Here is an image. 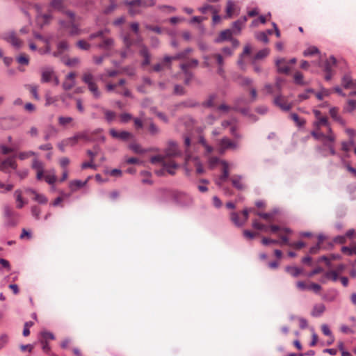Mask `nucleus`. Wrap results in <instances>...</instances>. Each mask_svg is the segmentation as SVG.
Returning a JSON list of instances; mask_svg holds the SVG:
<instances>
[{
	"instance_id": "nucleus-1",
	"label": "nucleus",
	"mask_w": 356,
	"mask_h": 356,
	"mask_svg": "<svg viewBox=\"0 0 356 356\" xmlns=\"http://www.w3.org/2000/svg\"><path fill=\"white\" fill-rule=\"evenodd\" d=\"M180 155L177 144L170 142L168 148L165 152V155H156L151 158L152 163H161L167 172L173 175L175 174V170L178 168V165L172 160V158Z\"/></svg>"
},
{
	"instance_id": "nucleus-2",
	"label": "nucleus",
	"mask_w": 356,
	"mask_h": 356,
	"mask_svg": "<svg viewBox=\"0 0 356 356\" xmlns=\"http://www.w3.org/2000/svg\"><path fill=\"white\" fill-rule=\"evenodd\" d=\"M202 9L203 12L209 11L211 13L213 22H218L220 20L230 19L233 17L236 16L239 11L238 5L236 2L231 0L227 1L225 13L222 15H219V10L212 6H206Z\"/></svg>"
},
{
	"instance_id": "nucleus-3",
	"label": "nucleus",
	"mask_w": 356,
	"mask_h": 356,
	"mask_svg": "<svg viewBox=\"0 0 356 356\" xmlns=\"http://www.w3.org/2000/svg\"><path fill=\"white\" fill-rule=\"evenodd\" d=\"M314 124L315 129L311 134L315 139H320L321 136L333 132L326 117H319Z\"/></svg>"
},
{
	"instance_id": "nucleus-4",
	"label": "nucleus",
	"mask_w": 356,
	"mask_h": 356,
	"mask_svg": "<svg viewBox=\"0 0 356 356\" xmlns=\"http://www.w3.org/2000/svg\"><path fill=\"white\" fill-rule=\"evenodd\" d=\"M319 140L323 143V147H319V150L323 152V155L327 156L328 153L331 155H335L336 151L334 148V143L336 140V136L333 132L325 134L321 136Z\"/></svg>"
},
{
	"instance_id": "nucleus-5",
	"label": "nucleus",
	"mask_w": 356,
	"mask_h": 356,
	"mask_svg": "<svg viewBox=\"0 0 356 356\" xmlns=\"http://www.w3.org/2000/svg\"><path fill=\"white\" fill-rule=\"evenodd\" d=\"M82 81L87 85L88 90L91 92L95 99H99L101 97L102 92L97 83L95 81L93 74L90 72L87 71L83 74Z\"/></svg>"
},
{
	"instance_id": "nucleus-6",
	"label": "nucleus",
	"mask_w": 356,
	"mask_h": 356,
	"mask_svg": "<svg viewBox=\"0 0 356 356\" xmlns=\"http://www.w3.org/2000/svg\"><path fill=\"white\" fill-rule=\"evenodd\" d=\"M106 30H100L90 35L89 39L92 40L95 38H99L100 42L98 47L101 49H110L113 45V40L106 37Z\"/></svg>"
},
{
	"instance_id": "nucleus-7",
	"label": "nucleus",
	"mask_w": 356,
	"mask_h": 356,
	"mask_svg": "<svg viewBox=\"0 0 356 356\" xmlns=\"http://www.w3.org/2000/svg\"><path fill=\"white\" fill-rule=\"evenodd\" d=\"M129 5V12L131 15H134L140 12V7L152 6L154 5V0H133L127 2Z\"/></svg>"
},
{
	"instance_id": "nucleus-8",
	"label": "nucleus",
	"mask_w": 356,
	"mask_h": 356,
	"mask_svg": "<svg viewBox=\"0 0 356 356\" xmlns=\"http://www.w3.org/2000/svg\"><path fill=\"white\" fill-rule=\"evenodd\" d=\"M124 83L125 80L122 79L118 81V83H107L106 85V89L108 92L115 91L118 94H121L126 97H129L131 95V93L127 88L124 87Z\"/></svg>"
},
{
	"instance_id": "nucleus-9",
	"label": "nucleus",
	"mask_w": 356,
	"mask_h": 356,
	"mask_svg": "<svg viewBox=\"0 0 356 356\" xmlns=\"http://www.w3.org/2000/svg\"><path fill=\"white\" fill-rule=\"evenodd\" d=\"M198 63L199 62L197 59H191L181 64V69L186 76L185 83L188 84L192 76V74L189 72L188 69L196 67L198 65Z\"/></svg>"
},
{
	"instance_id": "nucleus-10",
	"label": "nucleus",
	"mask_w": 356,
	"mask_h": 356,
	"mask_svg": "<svg viewBox=\"0 0 356 356\" xmlns=\"http://www.w3.org/2000/svg\"><path fill=\"white\" fill-rule=\"evenodd\" d=\"M211 58H214L216 60V63L219 65L218 69V74L222 75L223 74V68H222L223 59H224L223 56H222L219 54H213L212 56H204L203 57V58L204 60V62L203 64L205 67H209L211 65V63L210 61V59Z\"/></svg>"
},
{
	"instance_id": "nucleus-11",
	"label": "nucleus",
	"mask_w": 356,
	"mask_h": 356,
	"mask_svg": "<svg viewBox=\"0 0 356 356\" xmlns=\"http://www.w3.org/2000/svg\"><path fill=\"white\" fill-rule=\"evenodd\" d=\"M62 29L65 32L64 35H69L71 36L79 35L83 31L79 27V24H63Z\"/></svg>"
},
{
	"instance_id": "nucleus-12",
	"label": "nucleus",
	"mask_w": 356,
	"mask_h": 356,
	"mask_svg": "<svg viewBox=\"0 0 356 356\" xmlns=\"http://www.w3.org/2000/svg\"><path fill=\"white\" fill-rule=\"evenodd\" d=\"M219 152L223 154L227 149H236L238 148V144L236 142L231 140L227 137L222 138L218 143Z\"/></svg>"
},
{
	"instance_id": "nucleus-13",
	"label": "nucleus",
	"mask_w": 356,
	"mask_h": 356,
	"mask_svg": "<svg viewBox=\"0 0 356 356\" xmlns=\"http://www.w3.org/2000/svg\"><path fill=\"white\" fill-rule=\"evenodd\" d=\"M274 104L284 111H288L293 107V104L289 102L287 99L280 95H277L273 100Z\"/></svg>"
},
{
	"instance_id": "nucleus-14",
	"label": "nucleus",
	"mask_w": 356,
	"mask_h": 356,
	"mask_svg": "<svg viewBox=\"0 0 356 356\" xmlns=\"http://www.w3.org/2000/svg\"><path fill=\"white\" fill-rule=\"evenodd\" d=\"M110 135L115 139H118L123 141H127L132 139L133 134L127 131H118L115 129H111L109 131Z\"/></svg>"
},
{
	"instance_id": "nucleus-15",
	"label": "nucleus",
	"mask_w": 356,
	"mask_h": 356,
	"mask_svg": "<svg viewBox=\"0 0 356 356\" xmlns=\"http://www.w3.org/2000/svg\"><path fill=\"white\" fill-rule=\"evenodd\" d=\"M221 172L222 175L216 181V184L220 187L227 180L229 175V164L226 161H221Z\"/></svg>"
},
{
	"instance_id": "nucleus-16",
	"label": "nucleus",
	"mask_w": 356,
	"mask_h": 356,
	"mask_svg": "<svg viewBox=\"0 0 356 356\" xmlns=\"http://www.w3.org/2000/svg\"><path fill=\"white\" fill-rule=\"evenodd\" d=\"M3 39L16 48H20L22 47V42L17 37L15 33L13 31L5 33L3 36Z\"/></svg>"
},
{
	"instance_id": "nucleus-17",
	"label": "nucleus",
	"mask_w": 356,
	"mask_h": 356,
	"mask_svg": "<svg viewBox=\"0 0 356 356\" xmlns=\"http://www.w3.org/2000/svg\"><path fill=\"white\" fill-rule=\"evenodd\" d=\"M17 163L13 157H9L0 163V170L3 172H8L9 168L15 170Z\"/></svg>"
},
{
	"instance_id": "nucleus-18",
	"label": "nucleus",
	"mask_w": 356,
	"mask_h": 356,
	"mask_svg": "<svg viewBox=\"0 0 356 356\" xmlns=\"http://www.w3.org/2000/svg\"><path fill=\"white\" fill-rule=\"evenodd\" d=\"M76 76V74L74 72L69 73L66 76L65 79L63 81V85H62L63 88L65 90H70L75 86Z\"/></svg>"
},
{
	"instance_id": "nucleus-19",
	"label": "nucleus",
	"mask_w": 356,
	"mask_h": 356,
	"mask_svg": "<svg viewBox=\"0 0 356 356\" xmlns=\"http://www.w3.org/2000/svg\"><path fill=\"white\" fill-rule=\"evenodd\" d=\"M277 71L280 73L289 74L291 68L289 65L288 61L285 58H279L275 62Z\"/></svg>"
},
{
	"instance_id": "nucleus-20",
	"label": "nucleus",
	"mask_w": 356,
	"mask_h": 356,
	"mask_svg": "<svg viewBox=\"0 0 356 356\" xmlns=\"http://www.w3.org/2000/svg\"><path fill=\"white\" fill-rule=\"evenodd\" d=\"M232 186L239 191H243L246 188V186L243 181L241 175H234L230 178Z\"/></svg>"
},
{
	"instance_id": "nucleus-21",
	"label": "nucleus",
	"mask_w": 356,
	"mask_h": 356,
	"mask_svg": "<svg viewBox=\"0 0 356 356\" xmlns=\"http://www.w3.org/2000/svg\"><path fill=\"white\" fill-rule=\"evenodd\" d=\"M87 138V135L85 133H78L74 136L64 139L65 143L68 146H74L79 140H85Z\"/></svg>"
},
{
	"instance_id": "nucleus-22",
	"label": "nucleus",
	"mask_w": 356,
	"mask_h": 356,
	"mask_svg": "<svg viewBox=\"0 0 356 356\" xmlns=\"http://www.w3.org/2000/svg\"><path fill=\"white\" fill-rule=\"evenodd\" d=\"M41 75V82L47 83L54 76V72L51 68L47 67L42 69Z\"/></svg>"
},
{
	"instance_id": "nucleus-23",
	"label": "nucleus",
	"mask_w": 356,
	"mask_h": 356,
	"mask_svg": "<svg viewBox=\"0 0 356 356\" xmlns=\"http://www.w3.org/2000/svg\"><path fill=\"white\" fill-rule=\"evenodd\" d=\"M241 104H247L248 102L245 99H238L236 102L235 106L234 107V110H236L238 112H240L241 113H242L244 115H248L249 113V108L248 107L241 108L240 106Z\"/></svg>"
},
{
	"instance_id": "nucleus-24",
	"label": "nucleus",
	"mask_w": 356,
	"mask_h": 356,
	"mask_svg": "<svg viewBox=\"0 0 356 356\" xmlns=\"http://www.w3.org/2000/svg\"><path fill=\"white\" fill-rule=\"evenodd\" d=\"M192 51L191 48H188L185 49L184 51L177 54L175 56H165L164 58V61L165 63H170L172 60H178L185 58L188 54Z\"/></svg>"
},
{
	"instance_id": "nucleus-25",
	"label": "nucleus",
	"mask_w": 356,
	"mask_h": 356,
	"mask_svg": "<svg viewBox=\"0 0 356 356\" xmlns=\"http://www.w3.org/2000/svg\"><path fill=\"white\" fill-rule=\"evenodd\" d=\"M184 146L186 147V160L188 161L190 160V159L191 157L190 155L191 148H193L195 149V145L192 144L190 138L188 136H186L184 138Z\"/></svg>"
},
{
	"instance_id": "nucleus-26",
	"label": "nucleus",
	"mask_w": 356,
	"mask_h": 356,
	"mask_svg": "<svg viewBox=\"0 0 356 356\" xmlns=\"http://www.w3.org/2000/svg\"><path fill=\"white\" fill-rule=\"evenodd\" d=\"M238 44H239V42H238V41L237 40L232 39V48L227 47H223L222 49V52L223 54V56L225 57H227V56H232L234 49L238 46Z\"/></svg>"
},
{
	"instance_id": "nucleus-27",
	"label": "nucleus",
	"mask_w": 356,
	"mask_h": 356,
	"mask_svg": "<svg viewBox=\"0 0 356 356\" xmlns=\"http://www.w3.org/2000/svg\"><path fill=\"white\" fill-rule=\"evenodd\" d=\"M337 60L334 56H330L325 63L324 72L325 73L333 72L332 67L336 65Z\"/></svg>"
},
{
	"instance_id": "nucleus-28",
	"label": "nucleus",
	"mask_w": 356,
	"mask_h": 356,
	"mask_svg": "<svg viewBox=\"0 0 356 356\" xmlns=\"http://www.w3.org/2000/svg\"><path fill=\"white\" fill-rule=\"evenodd\" d=\"M232 32L229 29H226L225 31H222L220 32L219 36L216 39V41L217 42H220L222 41H225L228 39H232Z\"/></svg>"
},
{
	"instance_id": "nucleus-29",
	"label": "nucleus",
	"mask_w": 356,
	"mask_h": 356,
	"mask_svg": "<svg viewBox=\"0 0 356 356\" xmlns=\"http://www.w3.org/2000/svg\"><path fill=\"white\" fill-rule=\"evenodd\" d=\"M238 122L236 121L230 126L229 132L231 135L236 138V140H240L242 138V136L238 132Z\"/></svg>"
},
{
	"instance_id": "nucleus-30",
	"label": "nucleus",
	"mask_w": 356,
	"mask_h": 356,
	"mask_svg": "<svg viewBox=\"0 0 356 356\" xmlns=\"http://www.w3.org/2000/svg\"><path fill=\"white\" fill-rule=\"evenodd\" d=\"M281 90V83L279 81H277L275 86H273L270 84H266L264 86V90L266 92L267 94H273L275 92V90L280 92Z\"/></svg>"
},
{
	"instance_id": "nucleus-31",
	"label": "nucleus",
	"mask_w": 356,
	"mask_h": 356,
	"mask_svg": "<svg viewBox=\"0 0 356 356\" xmlns=\"http://www.w3.org/2000/svg\"><path fill=\"white\" fill-rule=\"evenodd\" d=\"M14 196L16 199L17 202V208L22 209L24 205L26 204V202L24 201L22 198V193L20 190H17L14 193Z\"/></svg>"
},
{
	"instance_id": "nucleus-32",
	"label": "nucleus",
	"mask_w": 356,
	"mask_h": 356,
	"mask_svg": "<svg viewBox=\"0 0 356 356\" xmlns=\"http://www.w3.org/2000/svg\"><path fill=\"white\" fill-rule=\"evenodd\" d=\"M29 191L34 195L33 200L40 204H45L48 202V199L42 194L37 193L34 190H29Z\"/></svg>"
},
{
	"instance_id": "nucleus-33",
	"label": "nucleus",
	"mask_w": 356,
	"mask_h": 356,
	"mask_svg": "<svg viewBox=\"0 0 356 356\" xmlns=\"http://www.w3.org/2000/svg\"><path fill=\"white\" fill-rule=\"evenodd\" d=\"M285 270L294 277H298L303 271L302 268L296 266H286Z\"/></svg>"
},
{
	"instance_id": "nucleus-34",
	"label": "nucleus",
	"mask_w": 356,
	"mask_h": 356,
	"mask_svg": "<svg viewBox=\"0 0 356 356\" xmlns=\"http://www.w3.org/2000/svg\"><path fill=\"white\" fill-rule=\"evenodd\" d=\"M63 63L67 66L74 67L79 65L80 59L77 57L68 58L63 60Z\"/></svg>"
},
{
	"instance_id": "nucleus-35",
	"label": "nucleus",
	"mask_w": 356,
	"mask_h": 356,
	"mask_svg": "<svg viewBox=\"0 0 356 356\" xmlns=\"http://www.w3.org/2000/svg\"><path fill=\"white\" fill-rule=\"evenodd\" d=\"M140 55L143 57V65H147L150 63V55L149 54L148 50L146 47H143L140 49Z\"/></svg>"
},
{
	"instance_id": "nucleus-36",
	"label": "nucleus",
	"mask_w": 356,
	"mask_h": 356,
	"mask_svg": "<svg viewBox=\"0 0 356 356\" xmlns=\"http://www.w3.org/2000/svg\"><path fill=\"white\" fill-rule=\"evenodd\" d=\"M231 220L238 227H241L245 223L243 219L240 218L238 213L236 212H232L231 213Z\"/></svg>"
},
{
	"instance_id": "nucleus-37",
	"label": "nucleus",
	"mask_w": 356,
	"mask_h": 356,
	"mask_svg": "<svg viewBox=\"0 0 356 356\" xmlns=\"http://www.w3.org/2000/svg\"><path fill=\"white\" fill-rule=\"evenodd\" d=\"M355 81L349 75H345L342 79V85L345 88H353Z\"/></svg>"
},
{
	"instance_id": "nucleus-38",
	"label": "nucleus",
	"mask_w": 356,
	"mask_h": 356,
	"mask_svg": "<svg viewBox=\"0 0 356 356\" xmlns=\"http://www.w3.org/2000/svg\"><path fill=\"white\" fill-rule=\"evenodd\" d=\"M325 311V306L323 304L316 305L314 307L312 312L313 316L317 317L321 316Z\"/></svg>"
},
{
	"instance_id": "nucleus-39",
	"label": "nucleus",
	"mask_w": 356,
	"mask_h": 356,
	"mask_svg": "<svg viewBox=\"0 0 356 356\" xmlns=\"http://www.w3.org/2000/svg\"><path fill=\"white\" fill-rule=\"evenodd\" d=\"M16 60L20 65H28L29 64V57L24 53L20 54L16 58Z\"/></svg>"
},
{
	"instance_id": "nucleus-40",
	"label": "nucleus",
	"mask_w": 356,
	"mask_h": 356,
	"mask_svg": "<svg viewBox=\"0 0 356 356\" xmlns=\"http://www.w3.org/2000/svg\"><path fill=\"white\" fill-rule=\"evenodd\" d=\"M319 53H320L319 50L316 47L311 46V47H309L307 49H305L303 51V56H314L316 54H318Z\"/></svg>"
},
{
	"instance_id": "nucleus-41",
	"label": "nucleus",
	"mask_w": 356,
	"mask_h": 356,
	"mask_svg": "<svg viewBox=\"0 0 356 356\" xmlns=\"http://www.w3.org/2000/svg\"><path fill=\"white\" fill-rule=\"evenodd\" d=\"M40 337V341L48 342L49 340L54 339V335L53 333L47 331L41 332Z\"/></svg>"
},
{
	"instance_id": "nucleus-42",
	"label": "nucleus",
	"mask_w": 356,
	"mask_h": 356,
	"mask_svg": "<svg viewBox=\"0 0 356 356\" xmlns=\"http://www.w3.org/2000/svg\"><path fill=\"white\" fill-rule=\"evenodd\" d=\"M252 225L253 228H254L256 229H258V230L267 232L268 229V227L267 226H266L265 225L259 222L257 219H254V220H252Z\"/></svg>"
},
{
	"instance_id": "nucleus-43",
	"label": "nucleus",
	"mask_w": 356,
	"mask_h": 356,
	"mask_svg": "<svg viewBox=\"0 0 356 356\" xmlns=\"http://www.w3.org/2000/svg\"><path fill=\"white\" fill-rule=\"evenodd\" d=\"M355 145V140L353 138H350V140L346 141H343L341 143V149L344 152H348L350 150V147Z\"/></svg>"
},
{
	"instance_id": "nucleus-44",
	"label": "nucleus",
	"mask_w": 356,
	"mask_h": 356,
	"mask_svg": "<svg viewBox=\"0 0 356 356\" xmlns=\"http://www.w3.org/2000/svg\"><path fill=\"white\" fill-rule=\"evenodd\" d=\"M58 124L60 126L65 127L67 124H69L73 122V118L72 117H64L60 116L58 118Z\"/></svg>"
},
{
	"instance_id": "nucleus-45",
	"label": "nucleus",
	"mask_w": 356,
	"mask_h": 356,
	"mask_svg": "<svg viewBox=\"0 0 356 356\" xmlns=\"http://www.w3.org/2000/svg\"><path fill=\"white\" fill-rule=\"evenodd\" d=\"M254 213L268 222H271L273 219V214L271 213H262L256 211H254Z\"/></svg>"
},
{
	"instance_id": "nucleus-46",
	"label": "nucleus",
	"mask_w": 356,
	"mask_h": 356,
	"mask_svg": "<svg viewBox=\"0 0 356 356\" xmlns=\"http://www.w3.org/2000/svg\"><path fill=\"white\" fill-rule=\"evenodd\" d=\"M303 74L300 72H296L293 75V79L296 83L299 85H305L306 83L303 80Z\"/></svg>"
},
{
	"instance_id": "nucleus-47",
	"label": "nucleus",
	"mask_w": 356,
	"mask_h": 356,
	"mask_svg": "<svg viewBox=\"0 0 356 356\" xmlns=\"http://www.w3.org/2000/svg\"><path fill=\"white\" fill-rule=\"evenodd\" d=\"M103 112L104 113L106 120L108 122H111L115 120L116 117V113L115 112L104 108L103 109Z\"/></svg>"
},
{
	"instance_id": "nucleus-48",
	"label": "nucleus",
	"mask_w": 356,
	"mask_h": 356,
	"mask_svg": "<svg viewBox=\"0 0 356 356\" xmlns=\"http://www.w3.org/2000/svg\"><path fill=\"white\" fill-rule=\"evenodd\" d=\"M45 181L49 184H53L56 181V177L54 172H49L44 176Z\"/></svg>"
},
{
	"instance_id": "nucleus-49",
	"label": "nucleus",
	"mask_w": 356,
	"mask_h": 356,
	"mask_svg": "<svg viewBox=\"0 0 356 356\" xmlns=\"http://www.w3.org/2000/svg\"><path fill=\"white\" fill-rule=\"evenodd\" d=\"M324 277L327 280L337 281L338 279V273L335 270H330L325 273Z\"/></svg>"
},
{
	"instance_id": "nucleus-50",
	"label": "nucleus",
	"mask_w": 356,
	"mask_h": 356,
	"mask_svg": "<svg viewBox=\"0 0 356 356\" xmlns=\"http://www.w3.org/2000/svg\"><path fill=\"white\" fill-rule=\"evenodd\" d=\"M129 148L136 154H143L145 152V150L143 149L139 144L132 143L129 145Z\"/></svg>"
},
{
	"instance_id": "nucleus-51",
	"label": "nucleus",
	"mask_w": 356,
	"mask_h": 356,
	"mask_svg": "<svg viewBox=\"0 0 356 356\" xmlns=\"http://www.w3.org/2000/svg\"><path fill=\"white\" fill-rule=\"evenodd\" d=\"M109 1L111 3L110 6L105 8L104 10L105 14L111 13L118 6L117 0H109Z\"/></svg>"
},
{
	"instance_id": "nucleus-52",
	"label": "nucleus",
	"mask_w": 356,
	"mask_h": 356,
	"mask_svg": "<svg viewBox=\"0 0 356 356\" xmlns=\"http://www.w3.org/2000/svg\"><path fill=\"white\" fill-rule=\"evenodd\" d=\"M330 95V91L325 88H322L319 92L315 93V95L318 100H322L325 97H327Z\"/></svg>"
},
{
	"instance_id": "nucleus-53",
	"label": "nucleus",
	"mask_w": 356,
	"mask_h": 356,
	"mask_svg": "<svg viewBox=\"0 0 356 356\" xmlns=\"http://www.w3.org/2000/svg\"><path fill=\"white\" fill-rule=\"evenodd\" d=\"M32 168L33 169H34L35 171H41V170H44V164L42 162L40 161L38 159H34L33 161V163H32Z\"/></svg>"
},
{
	"instance_id": "nucleus-54",
	"label": "nucleus",
	"mask_w": 356,
	"mask_h": 356,
	"mask_svg": "<svg viewBox=\"0 0 356 356\" xmlns=\"http://www.w3.org/2000/svg\"><path fill=\"white\" fill-rule=\"evenodd\" d=\"M269 228H270V231L273 233H276L278 232H283L284 233H290L291 232V230L289 229L282 228L278 225H270Z\"/></svg>"
},
{
	"instance_id": "nucleus-55",
	"label": "nucleus",
	"mask_w": 356,
	"mask_h": 356,
	"mask_svg": "<svg viewBox=\"0 0 356 356\" xmlns=\"http://www.w3.org/2000/svg\"><path fill=\"white\" fill-rule=\"evenodd\" d=\"M238 83L242 86H248L252 83V80L248 77L243 76L238 79Z\"/></svg>"
},
{
	"instance_id": "nucleus-56",
	"label": "nucleus",
	"mask_w": 356,
	"mask_h": 356,
	"mask_svg": "<svg viewBox=\"0 0 356 356\" xmlns=\"http://www.w3.org/2000/svg\"><path fill=\"white\" fill-rule=\"evenodd\" d=\"M255 38L264 43H267L268 42V38L267 37V33L266 32H260L255 34Z\"/></svg>"
},
{
	"instance_id": "nucleus-57",
	"label": "nucleus",
	"mask_w": 356,
	"mask_h": 356,
	"mask_svg": "<svg viewBox=\"0 0 356 356\" xmlns=\"http://www.w3.org/2000/svg\"><path fill=\"white\" fill-rule=\"evenodd\" d=\"M86 181L82 182L80 180H74L70 182V188L72 190L83 187L86 184Z\"/></svg>"
},
{
	"instance_id": "nucleus-58",
	"label": "nucleus",
	"mask_w": 356,
	"mask_h": 356,
	"mask_svg": "<svg viewBox=\"0 0 356 356\" xmlns=\"http://www.w3.org/2000/svg\"><path fill=\"white\" fill-rule=\"evenodd\" d=\"M34 155H35V153L32 151L23 152H20L18 154V158L20 160H24V159H28L32 156H34Z\"/></svg>"
},
{
	"instance_id": "nucleus-59",
	"label": "nucleus",
	"mask_w": 356,
	"mask_h": 356,
	"mask_svg": "<svg viewBox=\"0 0 356 356\" xmlns=\"http://www.w3.org/2000/svg\"><path fill=\"white\" fill-rule=\"evenodd\" d=\"M30 91V92L33 95V97L35 99H39V96L38 94V86L33 85H28L26 86Z\"/></svg>"
},
{
	"instance_id": "nucleus-60",
	"label": "nucleus",
	"mask_w": 356,
	"mask_h": 356,
	"mask_svg": "<svg viewBox=\"0 0 356 356\" xmlns=\"http://www.w3.org/2000/svg\"><path fill=\"white\" fill-rule=\"evenodd\" d=\"M314 94V90L313 89H307L304 93L300 94L298 95V99L300 101H302L307 99L309 97V94Z\"/></svg>"
},
{
	"instance_id": "nucleus-61",
	"label": "nucleus",
	"mask_w": 356,
	"mask_h": 356,
	"mask_svg": "<svg viewBox=\"0 0 356 356\" xmlns=\"http://www.w3.org/2000/svg\"><path fill=\"white\" fill-rule=\"evenodd\" d=\"M77 47L83 50H88L90 47V44L85 40H79L76 43Z\"/></svg>"
},
{
	"instance_id": "nucleus-62",
	"label": "nucleus",
	"mask_w": 356,
	"mask_h": 356,
	"mask_svg": "<svg viewBox=\"0 0 356 356\" xmlns=\"http://www.w3.org/2000/svg\"><path fill=\"white\" fill-rule=\"evenodd\" d=\"M268 54H269V50L268 49H264L257 53L254 58L255 59H261V58L267 56L268 55Z\"/></svg>"
},
{
	"instance_id": "nucleus-63",
	"label": "nucleus",
	"mask_w": 356,
	"mask_h": 356,
	"mask_svg": "<svg viewBox=\"0 0 356 356\" xmlns=\"http://www.w3.org/2000/svg\"><path fill=\"white\" fill-rule=\"evenodd\" d=\"M68 47V44L66 41H60L58 44V54H62Z\"/></svg>"
},
{
	"instance_id": "nucleus-64",
	"label": "nucleus",
	"mask_w": 356,
	"mask_h": 356,
	"mask_svg": "<svg viewBox=\"0 0 356 356\" xmlns=\"http://www.w3.org/2000/svg\"><path fill=\"white\" fill-rule=\"evenodd\" d=\"M170 63H165L164 60L161 63H157L153 66V70L155 72H160L164 67V66H168Z\"/></svg>"
}]
</instances>
